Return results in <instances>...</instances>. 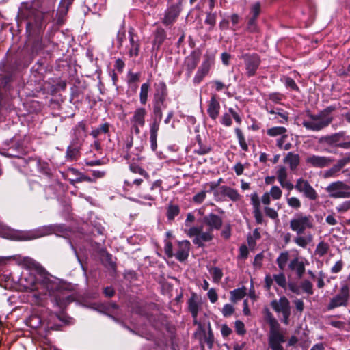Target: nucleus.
Listing matches in <instances>:
<instances>
[{"label":"nucleus","instance_id":"f3484780","mask_svg":"<svg viewBox=\"0 0 350 350\" xmlns=\"http://www.w3.org/2000/svg\"><path fill=\"white\" fill-rule=\"evenodd\" d=\"M85 132V125L83 122H79L74 131L75 138L72 139L70 146L81 148V139Z\"/></svg>","mask_w":350,"mask_h":350},{"label":"nucleus","instance_id":"8fccbe9b","mask_svg":"<svg viewBox=\"0 0 350 350\" xmlns=\"http://www.w3.org/2000/svg\"><path fill=\"white\" fill-rule=\"evenodd\" d=\"M179 213V208L176 205H171L167 210V217L169 219H173L175 216Z\"/></svg>","mask_w":350,"mask_h":350},{"label":"nucleus","instance_id":"c756f323","mask_svg":"<svg viewBox=\"0 0 350 350\" xmlns=\"http://www.w3.org/2000/svg\"><path fill=\"white\" fill-rule=\"evenodd\" d=\"M313 240V236L310 233L302 236L301 234L297 235L294 239L295 243L302 248H306L307 245L310 243Z\"/></svg>","mask_w":350,"mask_h":350},{"label":"nucleus","instance_id":"69168bd1","mask_svg":"<svg viewBox=\"0 0 350 350\" xmlns=\"http://www.w3.org/2000/svg\"><path fill=\"white\" fill-rule=\"evenodd\" d=\"M256 18H250L248 21L247 29L250 32H255L257 30V25L256 24Z\"/></svg>","mask_w":350,"mask_h":350},{"label":"nucleus","instance_id":"338daca9","mask_svg":"<svg viewBox=\"0 0 350 350\" xmlns=\"http://www.w3.org/2000/svg\"><path fill=\"white\" fill-rule=\"evenodd\" d=\"M206 197V192L201 191L193 196V200L196 202L201 203Z\"/></svg>","mask_w":350,"mask_h":350},{"label":"nucleus","instance_id":"774afa93","mask_svg":"<svg viewBox=\"0 0 350 350\" xmlns=\"http://www.w3.org/2000/svg\"><path fill=\"white\" fill-rule=\"evenodd\" d=\"M350 209V201H347L337 207L338 212H345Z\"/></svg>","mask_w":350,"mask_h":350},{"label":"nucleus","instance_id":"49530a36","mask_svg":"<svg viewBox=\"0 0 350 350\" xmlns=\"http://www.w3.org/2000/svg\"><path fill=\"white\" fill-rule=\"evenodd\" d=\"M274 200H278L282 197V191L278 186H273L269 193Z\"/></svg>","mask_w":350,"mask_h":350},{"label":"nucleus","instance_id":"bb28decb","mask_svg":"<svg viewBox=\"0 0 350 350\" xmlns=\"http://www.w3.org/2000/svg\"><path fill=\"white\" fill-rule=\"evenodd\" d=\"M167 95V88L164 83H160L157 85L154 94V102L164 104Z\"/></svg>","mask_w":350,"mask_h":350},{"label":"nucleus","instance_id":"c9c22d12","mask_svg":"<svg viewBox=\"0 0 350 350\" xmlns=\"http://www.w3.org/2000/svg\"><path fill=\"white\" fill-rule=\"evenodd\" d=\"M288 258L289 254L287 251L282 252L278 257L276 262L278 265V267L281 270H284V269L285 268Z\"/></svg>","mask_w":350,"mask_h":350},{"label":"nucleus","instance_id":"e433bc0d","mask_svg":"<svg viewBox=\"0 0 350 350\" xmlns=\"http://www.w3.org/2000/svg\"><path fill=\"white\" fill-rule=\"evenodd\" d=\"M245 288H237L230 292V300L236 302L237 300L241 299L245 295Z\"/></svg>","mask_w":350,"mask_h":350},{"label":"nucleus","instance_id":"393cba45","mask_svg":"<svg viewBox=\"0 0 350 350\" xmlns=\"http://www.w3.org/2000/svg\"><path fill=\"white\" fill-rule=\"evenodd\" d=\"M219 103L217 100L215 96H213L211 97L208 103L207 109L208 114L213 120H215L219 113Z\"/></svg>","mask_w":350,"mask_h":350},{"label":"nucleus","instance_id":"412c9836","mask_svg":"<svg viewBox=\"0 0 350 350\" xmlns=\"http://www.w3.org/2000/svg\"><path fill=\"white\" fill-rule=\"evenodd\" d=\"M147 114L146 110L144 108H138L137 109L131 118L130 121L131 124H135L137 125H140L141 127H143L145 125V118Z\"/></svg>","mask_w":350,"mask_h":350},{"label":"nucleus","instance_id":"4d7b16f0","mask_svg":"<svg viewBox=\"0 0 350 350\" xmlns=\"http://www.w3.org/2000/svg\"><path fill=\"white\" fill-rule=\"evenodd\" d=\"M164 251H165V254L169 258H172L174 256V253H173V250H172V243L170 241H165Z\"/></svg>","mask_w":350,"mask_h":350},{"label":"nucleus","instance_id":"3c124183","mask_svg":"<svg viewBox=\"0 0 350 350\" xmlns=\"http://www.w3.org/2000/svg\"><path fill=\"white\" fill-rule=\"evenodd\" d=\"M287 204L289 206L298 209L301 207V202L296 197H291L287 199Z\"/></svg>","mask_w":350,"mask_h":350},{"label":"nucleus","instance_id":"052dcab7","mask_svg":"<svg viewBox=\"0 0 350 350\" xmlns=\"http://www.w3.org/2000/svg\"><path fill=\"white\" fill-rule=\"evenodd\" d=\"M285 84L286 87L291 88V90H298V87L296 85L295 81L290 77L285 78Z\"/></svg>","mask_w":350,"mask_h":350},{"label":"nucleus","instance_id":"79ce46f5","mask_svg":"<svg viewBox=\"0 0 350 350\" xmlns=\"http://www.w3.org/2000/svg\"><path fill=\"white\" fill-rule=\"evenodd\" d=\"M205 23L209 25V30H212L216 24V14L211 12L206 14Z\"/></svg>","mask_w":350,"mask_h":350},{"label":"nucleus","instance_id":"2f4dec72","mask_svg":"<svg viewBox=\"0 0 350 350\" xmlns=\"http://www.w3.org/2000/svg\"><path fill=\"white\" fill-rule=\"evenodd\" d=\"M129 41L131 44L129 55L131 57L137 56L139 53V44L135 41L133 33L131 31H129Z\"/></svg>","mask_w":350,"mask_h":350},{"label":"nucleus","instance_id":"58836bf2","mask_svg":"<svg viewBox=\"0 0 350 350\" xmlns=\"http://www.w3.org/2000/svg\"><path fill=\"white\" fill-rule=\"evenodd\" d=\"M209 271L213 277L214 282L218 283L223 276L221 269L219 267H212L210 269Z\"/></svg>","mask_w":350,"mask_h":350},{"label":"nucleus","instance_id":"c03bdc74","mask_svg":"<svg viewBox=\"0 0 350 350\" xmlns=\"http://www.w3.org/2000/svg\"><path fill=\"white\" fill-rule=\"evenodd\" d=\"M235 133L237 135V137H238V139H239V144L241 147V148L243 150H247V145L245 141V138H244V136L241 132V131L240 130V129L239 128H237L235 129Z\"/></svg>","mask_w":350,"mask_h":350},{"label":"nucleus","instance_id":"a18cd8bd","mask_svg":"<svg viewBox=\"0 0 350 350\" xmlns=\"http://www.w3.org/2000/svg\"><path fill=\"white\" fill-rule=\"evenodd\" d=\"M339 172L340 170L335 165H334L329 170L325 171L323 176L325 178L336 177Z\"/></svg>","mask_w":350,"mask_h":350},{"label":"nucleus","instance_id":"2eb2a0df","mask_svg":"<svg viewBox=\"0 0 350 350\" xmlns=\"http://www.w3.org/2000/svg\"><path fill=\"white\" fill-rule=\"evenodd\" d=\"M160 122L159 120H153L152 122L150 124V142L153 151H155L157 148V138Z\"/></svg>","mask_w":350,"mask_h":350},{"label":"nucleus","instance_id":"a211bd4d","mask_svg":"<svg viewBox=\"0 0 350 350\" xmlns=\"http://www.w3.org/2000/svg\"><path fill=\"white\" fill-rule=\"evenodd\" d=\"M271 306L277 312H283L291 309L290 302L285 296L281 297L279 300H273Z\"/></svg>","mask_w":350,"mask_h":350},{"label":"nucleus","instance_id":"a878e982","mask_svg":"<svg viewBox=\"0 0 350 350\" xmlns=\"http://www.w3.org/2000/svg\"><path fill=\"white\" fill-rule=\"evenodd\" d=\"M342 139H345V132H339L331 135L321 137L319 139V142L332 145L339 142Z\"/></svg>","mask_w":350,"mask_h":350},{"label":"nucleus","instance_id":"f257e3e1","mask_svg":"<svg viewBox=\"0 0 350 350\" xmlns=\"http://www.w3.org/2000/svg\"><path fill=\"white\" fill-rule=\"evenodd\" d=\"M202 223L207 226L208 229L206 232H203V227H192L189 229L187 234L190 237H195L193 240L194 244L198 247H203V242L211 241L213 239V230H219L222 226V219L218 215L210 213L204 217Z\"/></svg>","mask_w":350,"mask_h":350},{"label":"nucleus","instance_id":"4468645a","mask_svg":"<svg viewBox=\"0 0 350 350\" xmlns=\"http://www.w3.org/2000/svg\"><path fill=\"white\" fill-rule=\"evenodd\" d=\"M276 174L278 180L282 187L288 191H291L294 188L293 185L287 179V172L285 167L279 166Z\"/></svg>","mask_w":350,"mask_h":350},{"label":"nucleus","instance_id":"72a5a7b5","mask_svg":"<svg viewBox=\"0 0 350 350\" xmlns=\"http://www.w3.org/2000/svg\"><path fill=\"white\" fill-rule=\"evenodd\" d=\"M329 249V244L322 241L317 245L314 254L320 257H322L327 253Z\"/></svg>","mask_w":350,"mask_h":350},{"label":"nucleus","instance_id":"0eeeda50","mask_svg":"<svg viewBox=\"0 0 350 350\" xmlns=\"http://www.w3.org/2000/svg\"><path fill=\"white\" fill-rule=\"evenodd\" d=\"M349 299V288L347 284H342L340 293L330 299L327 306L328 310L340 306H346Z\"/></svg>","mask_w":350,"mask_h":350},{"label":"nucleus","instance_id":"cd10ccee","mask_svg":"<svg viewBox=\"0 0 350 350\" xmlns=\"http://www.w3.org/2000/svg\"><path fill=\"white\" fill-rule=\"evenodd\" d=\"M299 154L288 152L284 159V163L288 164L290 169L293 171L299 165Z\"/></svg>","mask_w":350,"mask_h":350},{"label":"nucleus","instance_id":"b1692460","mask_svg":"<svg viewBox=\"0 0 350 350\" xmlns=\"http://www.w3.org/2000/svg\"><path fill=\"white\" fill-rule=\"evenodd\" d=\"M288 267L291 271H295L297 277L301 278L305 273V265L302 261H300L298 258L293 259Z\"/></svg>","mask_w":350,"mask_h":350},{"label":"nucleus","instance_id":"6e6d98bb","mask_svg":"<svg viewBox=\"0 0 350 350\" xmlns=\"http://www.w3.org/2000/svg\"><path fill=\"white\" fill-rule=\"evenodd\" d=\"M265 213L267 216L269 217L275 219L278 217V214L276 211H275L273 208L266 206L265 208Z\"/></svg>","mask_w":350,"mask_h":350},{"label":"nucleus","instance_id":"680f3d73","mask_svg":"<svg viewBox=\"0 0 350 350\" xmlns=\"http://www.w3.org/2000/svg\"><path fill=\"white\" fill-rule=\"evenodd\" d=\"M253 213L256 223L258 224H262L263 221V215L260 211V209H254Z\"/></svg>","mask_w":350,"mask_h":350},{"label":"nucleus","instance_id":"aec40b11","mask_svg":"<svg viewBox=\"0 0 350 350\" xmlns=\"http://www.w3.org/2000/svg\"><path fill=\"white\" fill-rule=\"evenodd\" d=\"M269 349L267 350H284L282 344L285 342L284 336L268 337Z\"/></svg>","mask_w":350,"mask_h":350},{"label":"nucleus","instance_id":"ddd939ff","mask_svg":"<svg viewBox=\"0 0 350 350\" xmlns=\"http://www.w3.org/2000/svg\"><path fill=\"white\" fill-rule=\"evenodd\" d=\"M265 320L269 325L268 337L284 336L280 330V325L279 323L268 309L265 310Z\"/></svg>","mask_w":350,"mask_h":350},{"label":"nucleus","instance_id":"9b49d317","mask_svg":"<svg viewBox=\"0 0 350 350\" xmlns=\"http://www.w3.org/2000/svg\"><path fill=\"white\" fill-rule=\"evenodd\" d=\"M181 6L182 3L180 2L170 5L165 11L163 23L165 25L172 24L179 16L182 10Z\"/></svg>","mask_w":350,"mask_h":350},{"label":"nucleus","instance_id":"7ed1b4c3","mask_svg":"<svg viewBox=\"0 0 350 350\" xmlns=\"http://www.w3.org/2000/svg\"><path fill=\"white\" fill-rule=\"evenodd\" d=\"M307 118L303 121V126L308 130L319 131L327 126L333 120L332 117H324L320 112L312 114L307 112Z\"/></svg>","mask_w":350,"mask_h":350},{"label":"nucleus","instance_id":"6ab92c4d","mask_svg":"<svg viewBox=\"0 0 350 350\" xmlns=\"http://www.w3.org/2000/svg\"><path fill=\"white\" fill-rule=\"evenodd\" d=\"M178 246L179 249L175 256L179 261L183 262L188 258L190 250V242L187 240L180 241L178 243Z\"/></svg>","mask_w":350,"mask_h":350},{"label":"nucleus","instance_id":"e2e57ef3","mask_svg":"<svg viewBox=\"0 0 350 350\" xmlns=\"http://www.w3.org/2000/svg\"><path fill=\"white\" fill-rule=\"evenodd\" d=\"M207 295L211 303H215L218 299L217 294L214 288L209 289Z\"/></svg>","mask_w":350,"mask_h":350},{"label":"nucleus","instance_id":"de8ad7c7","mask_svg":"<svg viewBox=\"0 0 350 350\" xmlns=\"http://www.w3.org/2000/svg\"><path fill=\"white\" fill-rule=\"evenodd\" d=\"M273 280L281 287L284 288L286 285V280L284 273H280L273 275Z\"/></svg>","mask_w":350,"mask_h":350},{"label":"nucleus","instance_id":"dca6fc26","mask_svg":"<svg viewBox=\"0 0 350 350\" xmlns=\"http://www.w3.org/2000/svg\"><path fill=\"white\" fill-rule=\"evenodd\" d=\"M145 144L144 140L142 139L140 143L135 144V150L134 151L131 150L132 146H133V137H131L130 140H129L124 146V148L126 150V154L125 155L126 159H131L132 154H135L136 156H138L139 153L141 152L144 149V145Z\"/></svg>","mask_w":350,"mask_h":350},{"label":"nucleus","instance_id":"0e129e2a","mask_svg":"<svg viewBox=\"0 0 350 350\" xmlns=\"http://www.w3.org/2000/svg\"><path fill=\"white\" fill-rule=\"evenodd\" d=\"M343 267V262L340 260L337 261L335 265L332 267L331 271L333 273H337L340 272Z\"/></svg>","mask_w":350,"mask_h":350},{"label":"nucleus","instance_id":"423d86ee","mask_svg":"<svg viewBox=\"0 0 350 350\" xmlns=\"http://www.w3.org/2000/svg\"><path fill=\"white\" fill-rule=\"evenodd\" d=\"M207 328L208 332H206V328L201 323H198V328L193 334V337L198 340L202 347H204V344L206 343L209 349H212L214 342V336L209 322Z\"/></svg>","mask_w":350,"mask_h":350},{"label":"nucleus","instance_id":"6e6552de","mask_svg":"<svg viewBox=\"0 0 350 350\" xmlns=\"http://www.w3.org/2000/svg\"><path fill=\"white\" fill-rule=\"evenodd\" d=\"M295 188L299 192L302 193L306 198L311 200H315L318 198V194L315 189L307 180L301 178L297 180Z\"/></svg>","mask_w":350,"mask_h":350},{"label":"nucleus","instance_id":"f704fd0d","mask_svg":"<svg viewBox=\"0 0 350 350\" xmlns=\"http://www.w3.org/2000/svg\"><path fill=\"white\" fill-rule=\"evenodd\" d=\"M150 89L149 83H143L141 86L139 99L142 105H145L147 102L148 94Z\"/></svg>","mask_w":350,"mask_h":350},{"label":"nucleus","instance_id":"5fc2aeb1","mask_svg":"<svg viewBox=\"0 0 350 350\" xmlns=\"http://www.w3.org/2000/svg\"><path fill=\"white\" fill-rule=\"evenodd\" d=\"M235 329L239 335H243L246 332L244 323L239 320L235 321Z\"/></svg>","mask_w":350,"mask_h":350},{"label":"nucleus","instance_id":"864d4df0","mask_svg":"<svg viewBox=\"0 0 350 350\" xmlns=\"http://www.w3.org/2000/svg\"><path fill=\"white\" fill-rule=\"evenodd\" d=\"M234 312V308L230 304H226L222 309V314L225 317L231 316Z\"/></svg>","mask_w":350,"mask_h":350},{"label":"nucleus","instance_id":"473e14b6","mask_svg":"<svg viewBox=\"0 0 350 350\" xmlns=\"http://www.w3.org/2000/svg\"><path fill=\"white\" fill-rule=\"evenodd\" d=\"M68 8H69L68 7L59 5L57 12V24L58 25H62V24H64L65 21V16L68 13Z\"/></svg>","mask_w":350,"mask_h":350},{"label":"nucleus","instance_id":"9d476101","mask_svg":"<svg viewBox=\"0 0 350 350\" xmlns=\"http://www.w3.org/2000/svg\"><path fill=\"white\" fill-rule=\"evenodd\" d=\"M243 58L245 62L247 75L249 77L254 75L260 62L258 55L256 54H245L243 56Z\"/></svg>","mask_w":350,"mask_h":350},{"label":"nucleus","instance_id":"a19ab883","mask_svg":"<svg viewBox=\"0 0 350 350\" xmlns=\"http://www.w3.org/2000/svg\"><path fill=\"white\" fill-rule=\"evenodd\" d=\"M163 105H164V104L154 102V108H153V113L155 117L153 118V120H159V121L161 120L162 116H163L162 106H163Z\"/></svg>","mask_w":350,"mask_h":350},{"label":"nucleus","instance_id":"09e8293b","mask_svg":"<svg viewBox=\"0 0 350 350\" xmlns=\"http://www.w3.org/2000/svg\"><path fill=\"white\" fill-rule=\"evenodd\" d=\"M312 284L308 281V280H304L301 284V287L302 290L308 293V295H312L313 294V289H312Z\"/></svg>","mask_w":350,"mask_h":350},{"label":"nucleus","instance_id":"4be33fe9","mask_svg":"<svg viewBox=\"0 0 350 350\" xmlns=\"http://www.w3.org/2000/svg\"><path fill=\"white\" fill-rule=\"evenodd\" d=\"M211 62L208 59L203 62L193 79L195 83H199L208 74L211 68Z\"/></svg>","mask_w":350,"mask_h":350},{"label":"nucleus","instance_id":"5701e85b","mask_svg":"<svg viewBox=\"0 0 350 350\" xmlns=\"http://www.w3.org/2000/svg\"><path fill=\"white\" fill-rule=\"evenodd\" d=\"M100 312L107 314L111 319L115 321H117V319L115 317V315L118 316V306L113 302L107 303L105 305L101 306Z\"/></svg>","mask_w":350,"mask_h":350},{"label":"nucleus","instance_id":"4c0bfd02","mask_svg":"<svg viewBox=\"0 0 350 350\" xmlns=\"http://www.w3.org/2000/svg\"><path fill=\"white\" fill-rule=\"evenodd\" d=\"M286 129L282 126L273 127L267 130V134L270 136L275 137L278 135H285Z\"/></svg>","mask_w":350,"mask_h":350},{"label":"nucleus","instance_id":"f8f14e48","mask_svg":"<svg viewBox=\"0 0 350 350\" xmlns=\"http://www.w3.org/2000/svg\"><path fill=\"white\" fill-rule=\"evenodd\" d=\"M334 162V159L331 157L310 155L306 159V163L311 167L317 168H323L329 166Z\"/></svg>","mask_w":350,"mask_h":350},{"label":"nucleus","instance_id":"ea45409f","mask_svg":"<svg viewBox=\"0 0 350 350\" xmlns=\"http://www.w3.org/2000/svg\"><path fill=\"white\" fill-rule=\"evenodd\" d=\"M80 148L78 146H69L66 150V158L70 160L75 159L79 154Z\"/></svg>","mask_w":350,"mask_h":350},{"label":"nucleus","instance_id":"c85d7f7f","mask_svg":"<svg viewBox=\"0 0 350 350\" xmlns=\"http://www.w3.org/2000/svg\"><path fill=\"white\" fill-rule=\"evenodd\" d=\"M189 310L191 312L193 319H196L199 310V303L197 295L193 293L188 301Z\"/></svg>","mask_w":350,"mask_h":350},{"label":"nucleus","instance_id":"bf43d9fd","mask_svg":"<svg viewBox=\"0 0 350 350\" xmlns=\"http://www.w3.org/2000/svg\"><path fill=\"white\" fill-rule=\"evenodd\" d=\"M130 170L134 172V173H137V174H139L145 177H148V175L147 174V172L144 170L142 169V167L137 166V165H131L130 166Z\"/></svg>","mask_w":350,"mask_h":350},{"label":"nucleus","instance_id":"37998d69","mask_svg":"<svg viewBox=\"0 0 350 350\" xmlns=\"http://www.w3.org/2000/svg\"><path fill=\"white\" fill-rule=\"evenodd\" d=\"M72 171L75 173L78 174L79 176L75 180H70L71 183H80V182H83V181H87V182L92 183V182L94 181V180L92 178H91L90 177H89L88 176L82 174L81 173H79L77 170H72Z\"/></svg>","mask_w":350,"mask_h":350},{"label":"nucleus","instance_id":"1a4fd4ad","mask_svg":"<svg viewBox=\"0 0 350 350\" xmlns=\"http://www.w3.org/2000/svg\"><path fill=\"white\" fill-rule=\"evenodd\" d=\"M213 193L216 198L221 199L225 196L233 202H237L241 198L237 190L226 185L219 187Z\"/></svg>","mask_w":350,"mask_h":350},{"label":"nucleus","instance_id":"603ef678","mask_svg":"<svg viewBox=\"0 0 350 350\" xmlns=\"http://www.w3.org/2000/svg\"><path fill=\"white\" fill-rule=\"evenodd\" d=\"M260 12V3L259 2L255 3L251 8L252 18H257Z\"/></svg>","mask_w":350,"mask_h":350},{"label":"nucleus","instance_id":"7c9ffc66","mask_svg":"<svg viewBox=\"0 0 350 350\" xmlns=\"http://www.w3.org/2000/svg\"><path fill=\"white\" fill-rule=\"evenodd\" d=\"M198 61H199L198 57L194 54H191V55H189L185 59V66L187 67V69L189 71V75L196 68V67L198 63Z\"/></svg>","mask_w":350,"mask_h":350},{"label":"nucleus","instance_id":"20e7f679","mask_svg":"<svg viewBox=\"0 0 350 350\" xmlns=\"http://www.w3.org/2000/svg\"><path fill=\"white\" fill-rule=\"evenodd\" d=\"M314 227L313 219L311 215H306L302 213L297 214L290 221L291 229L295 232L297 235L301 234L307 229Z\"/></svg>","mask_w":350,"mask_h":350},{"label":"nucleus","instance_id":"13d9d810","mask_svg":"<svg viewBox=\"0 0 350 350\" xmlns=\"http://www.w3.org/2000/svg\"><path fill=\"white\" fill-rule=\"evenodd\" d=\"M251 202L254 209L260 208V200L256 193H254L251 195Z\"/></svg>","mask_w":350,"mask_h":350},{"label":"nucleus","instance_id":"39448f33","mask_svg":"<svg viewBox=\"0 0 350 350\" xmlns=\"http://www.w3.org/2000/svg\"><path fill=\"white\" fill-rule=\"evenodd\" d=\"M350 187L343 181L332 182L327 185L325 191L332 198H350Z\"/></svg>","mask_w":350,"mask_h":350},{"label":"nucleus","instance_id":"f03ea898","mask_svg":"<svg viewBox=\"0 0 350 350\" xmlns=\"http://www.w3.org/2000/svg\"><path fill=\"white\" fill-rule=\"evenodd\" d=\"M39 284L46 290V293L55 296V304L59 307H63L68 301L70 296L65 295V288L60 284L59 280L49 274L40 275Z\"/></svg>","mask_w":350,"mask_h":350}]
</instances>
